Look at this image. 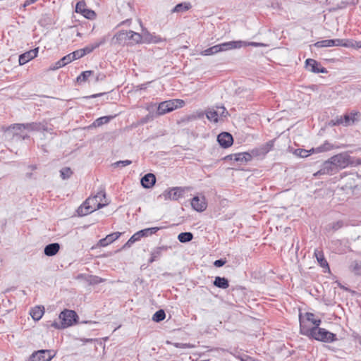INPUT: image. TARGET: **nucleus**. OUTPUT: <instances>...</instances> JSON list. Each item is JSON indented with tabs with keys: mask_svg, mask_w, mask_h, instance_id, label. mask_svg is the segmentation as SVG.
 Listing matches in <instances>:
<instances>
[{
	"mask_svg": "<svg viewBox=\"0 0 361 361\" xmlns=\"http://www.w3.org/2000/svg\"><path fill=\"white\" fill-rule=\"evenodd\" d=\"M166 317V314L164 310H159L157 311L152 316V320L156 322H159L163 321Z\"/></svg>",
	"mask_w": 361,
	"mask_h": 361,
	"instance_id": "4c0bfd02",
	"label": "nucleus"
},
{
	"mask_svg": "<svg viewBox=\"0 0 361 361\" xmlns=\"http://www.w3.org/2000/svg\"><path fill=\"white\" fill-rule=\"evenodd\" d=\"M75 12L82 14L85 18L90 20H92L96 17L95 12L87 8L84 1H80L76 4Z\"/></svg>",
	"mask_w": 361,
	"mask_h": 361,
	"instance_id": "9d476101",
	"label": "nucleus"
},
{
	"mask_svg": "<svg viewBox=\"0 0 361 361\" xmlns=\"http://www.w3.org/2000/svg\"><path fill=\"white\" fill-rule=\"evenodd\" d=\"M156 182V177L152 173L145 175L141 179V184L145 188H150Z\"/></svg>",
	"mask_w": 361,
	"mask_h": 361,
	"instance_id": "412c9836",
	"label": "nucleus"
},
{
	"mask_svg": "<svg viewBox=\"0 0 361 361\" xmlns=\"http://www.w3.org/2000/svg\"><path fill=\"white\" fill-rule=\"evenodd\" d=\"M314 46L317 48L331 47H333L332 39L318 41L314 44Z\"/></svg>",
	"mask_w": 361,
	"mask_h": 361,
	"instance_id": "e433bc0d",
	"label": "nucleus"
},
{
	"mask_svg": "<svg viewBox=\"0 0 361 361\" xmlns=\"http://www.w3.org/2000/svg\"><path fill=\"white\" fill-rule=\"evenodd\" d=\"M319 63L314 59H308L305 61L306 68L312 73H326L327 71L324 67H319Z\"/></svg>",
	"mask_w": 361,
	"mask_h": 361,
	"instance_id": "2eb2a0df",
	"label": "nucleus"
},
{
	"mask_svg": "<svg viewBox=\"0 0 361 361\" xmlns=\"http://www.w3.org/2000/svg\"><path fill=\"white\" fill-rule=\"evenodd\" d=\"M334 166H336V171L338 169H345L349 165L360 164L361 161L357 160L356 163L352 160L351 157L345 153L338 154L330 158Z\"/></svg>",
	"mask_w": 361,
	"mask_h": 361,
	"instance_id": "423d86ee",
	"label": "nucleus"
},
{
	"mask_svg": "<svg viewBox=\"0 0 361 361\" xmlns=\"http://www.w3.org/2000/svg\"><path fill=\"white\" fill-rule=\"evenodd\" d=\"M147 83L145 84H141L137 85V89L139 90H145L147 88Z\"/></svg>",
	"mask_w": 361,
	"mask_h": 361,
	"instance_id": "e2e57ef3",
	"label": "nucleus"
},
{
	"mask_svg": "<svg viewBox=\"0 0 361 361\" xmlns=\"http://www.w3.org/2000/svg\"><path fill=\"white\" fill-rule=\"evenodd\" d=\"M166 343L167 344H170V345H173L174 347L176 348H183V349H185V348H193V345H191L190 343H172L171 341H166Z\"/></svg>",
	"mask_w": 361,
	"mask_h": 361,
	"instance_id": "c03bdc74",
	"label": "nucleus"
},
{
	"mask_svg": "<svg viewBox=\"0 0 361 361\" xmlns=\"http://www.w3.org/2000/svg\"><path fill=\"white\" fill-rule=\"evenodd\" d=\"M121 234V233L120 232H115L109 235H107V240H109V243L111 244V243L117 240L120 237Z\"/></svg>",
	"mask_w": 361,
	"mask_h": 361,
	"instance_id": "09e8293b",
	"label": "nucleus"
},
{
	"mask_svg": "<svg viewBox=\"0 0 361 361\" xmlns=\"http://www.w3.org/2000/svg\"><path fill=\"white\" fill-rule=\"evenodd\" d=\"M274 140H270L259 147L251 150L253 157H264L274 147Z\"/></svg>",
	"mask_w": 361,
	"mask_h": 361,
	"instance_id": "9b49d317",
	"label": "nucleus"
},
{
	"mask_svg": "<svg viewBox=\"0 0 361 361\" xmlns=\"http://www.w3.org/2000/svg\"><path fill=\"white\" fill-rule=\"evenodd\" d=\"M99 244L100 246L102 247H106L108 245H109L110 243H109V240H107V238H102L99 241Z\"/></svg>",
	"mask_w": 361,
	"mask_h": 361,
	"instance_id": "4d7b16f0",
	"label": "nucleus"
},
{
	"mask_svg": "<svg viewBox=\"0 0 361 361\" xmlns=\"http://www.w3.org/2000/svg\"><path fill=\"white\" fill-rule=\"evenodd\" d=\"M219 53L221 51H229L232 49H240L243 47L252 46L255 47H264L263 43L255 42H246L242 40L230 41L216 44Z\"/></svg>",
	"mask_w": 361,
	"mask_h": 361,
	"instance_id": "20e7f679",
	"label": "nucleus"
},
{
	"mask_svg": "<svg viewBox=\"0 0 361 361\" xmlns=\"http://www.w3.org/2000/svg\"><path fill=\"white\" fill-rule=\"evenodd\" d=\"M38 0H26L23 4L24 7L28 6L35 2H37Z\"/></svg>",
	"mask_w": 361,
	"mask_h": 361,
	"instance_id": "bf43d9fd",
	"label": "nucleus"
},
{
	"mask_svg": "<svg viewBox=\"0 0 361 361\" xmlns=\"http://www.w3.org/2000/svg\"><path fill=\"white\" fill-rule=\"evenodd\" d=\"M114 118V116H112L99 117L93 122V126L95 127L101 126L104 124L108 123Z\"/></svg>",
	"mask_w": 361,
	"mask_h": 361,
	"instance_id": "2f4dec72",
	"label": "nucleus"
},
{
	"mask_svg": "<svg viewBox=\"0 0 361 361\" xmlns=\"http://www.w3.org/2000/svg\"><path fill=\"white\" fill-rule=\"evenodd\" d=\"M132 161L130 160H123V161H118L113 164L114 167H124L131 164Z\"/></svg>",
	"mask_w": 361,
	"mask_h": 361,
	"instance_id": "8fccbe9b",
	"label": "nucleus"
},
{
	"mask_svg": "<svg viewBox=\"0 0 361 361\" xmlns=\"http://www.w3.org/2000/svg\"><path fill=\"white\" fill-rule=\"evenodd\" d=\"M60 249V245L58 243H50L45 246L44 253L45 255L51 257L55 255Z\"/></svg>",
	"mask_w": 361,
	"mask_h": 361,
	"instance_id": "4be33fe9",
	"label": "nucleus"
},
{
	"mask_svg": "<svg viewBox=\"0 0 361 361\" xmlns=\"http://www.w3.org/2000/svg\"><path fill=\"white\" fill-rule=\"evenodd\" d=\"M192 209L198 212H204L207 207V202L204 196H195L191 200Z\"/></svg>",
	"mask_w": 361,
	"mask_h": 361,
	"instance_id": "f8f14e48",
	"label": "nucleus"
},
{
	"mask_svg": "<svg viewBox=\"0 0 361 361\" xmlns=\"http://www.w3.org/2000/svg\"><path fill=\"white\" fill-rule=\"evenodd\" d=\"M86 281L88 282L89 284L94 285L103 282L104 280L102 278L97 276H89L86 279Z\"/></svg>",
	"mask_w": 361,
	"mask_h": 361,
	"instance_id": "79ce46f5",
	"label": "nucleus"
},
{
	"mask_svg": "<svg viewBox=\"0 0 361 361\" xmlns=\"http://www.w3.org/2000/svg\"><path fill=\"white\" fill-rule=\"evenodd\" d=\"M195 116H189V117L188 118V121H190V120H192V119H195Z\"/></svg>",
	"mask_w": 361,
	"mask_h": 361,
	"instance_id": "69168bd1",
	"label": "nucleus"
},
{
	"mask_svg": "<svg viewBox=\"0 0 361 361\" xmlns=\"http://www.w3.org/2000/svg\"><path fill=\"white\" fill-rule=\"evenodd\" d=\"M42 128V125L38 123H30L25 124L16 123L11 126L8 128L9 129H13L16 131H21L22 129H27L30 130H39ZM16 134L18 135V133L16 132Z\"/></svg>",
	"mask_w": 361,
	"mask_h": 361,
	"instance_id": "4468645a",
	"label": "nucleus"
},
{
	"mask_svg": "<svg viewBox=\"0 0 361 361\" xmlns=\"http://www.w3.org/2000/svg\"><path fill=\"white\" fill-rule=\"evenodd\" d=\"M242 361H259V360L257 359H255L253 357L247 356L246 357L242 359Z\"/></svg>",
	"mask_w": 361,
	"mask_h": 361,
	"instance_id": "680f3d73",
	"label": "nucleus"
},
{
	"mask_svg": "<svg viewBox=\"0 0 361 361\" xmlns=\"http://www.w3.org/2000/svg\"><path fill=\"white\" fill-rule=\"evenodd\" d=\"M343 226V222L342 221H338L332 224L331 228L334 231H337L341 228Z\"/></svg>",
	"mask_w": 361,
	"mask_h": 361,
	"instance_id": "864d4df0",
	"label": "nucleus"
},
{
	"mask_svg": "<svg viewBox=\"0 0 361 361\" xmlns=\"http://www.w3.org/2000/svg\"><path fill=\"white\" fill-rule=\"evenodd\" d=\"M184 105L185 102L179 99L164 101L159 104L157 113L158 115H164L178 108H181Z\"/></svg>",
	"mask_w": 361,
	"mask_h": 361,
	"instance_id": "39448f33",
	"label": "nucleus"
},
{
	"mask_svg": "<svg viewBox=\"0 0 361 361\" xmlns=\"http://www.w3.org/2000/svg\"><path fill=\"white\" fill-rule=\"evenodd\" d=\"M39 51V47L31 49L28 51H26L19 56V64L24 65L30 60L37 57Z\"/></svg>",
	"mask_w": 361,
	"mask_h": 361,
	"instance_id": "dca6fc26",
	"label": "nucleus"
},
{
	"mask_svg": "<svg viewBox=\"0 0 361 361\" xmlns=\"http://www.w3.org/2000/svg\"><path fill=\"white\" fill-rule=\"evenodd\" d=\"M97 96H99V94H94L92 96V97H97Z\"/></svg>",
	"mask_w": 361,
	"mask_h": 361,
	"instance_id": "774afa93",
	"label": "nucleus"
},
{
	"mask_svg": "<svg viewBox=\"0 0 361 361\" xmlns=\"http://www.w3.org/2000/svg\"><path fill=\"white\" fill-rule=\"evenodd\" d=\"M335 148L334 145L328 141H325L322 145L315 148H312L310 151L314 153H321L328 152Z\"/></svg>",
	"mask_w": 361,
	"mask_h": 361,
	"instance_id": "393cba45",
	"label": "nucleus"
},
{
	"mask_svg": "<svg viewBox=\"0 0 361 361\" xmlns=\"http://www.w3.org/2000/svg\"><path fill=\"white\" fill-rule=\"evenodd\" d=\"M65 65L61 62V59L56 62L52 66L50 67L51 70H57L61 67H63Z\"/></svg>",
	"mask_w": 361,
	"mask_h": 361,
	"instance_id": "5fc2aeb1",
	"label": "nucleus"
},
{
	"mask_svg": "<svg viewBox=\"0 0 361 361\" xmlns=\"http://www.w3.org/2000/svg\"><path fill=\"white\" fill-rule=\"evenodd\" d=\"M113 42L118 44H126L131 42L132 43H142L141 34L132 30H121L113 37Z\"/></svg>",
	"mask_w": 361,
	"mask_h": 361,
	"instance_id": "f03ea898",
	"label": "nucleus"
},
{
	"mask_svg": "<svg viewBox=\"0 0 361 361\" xmlns=\"http://www.w3.org/2000/svg\"><path fill=\"white\" fill-rule=\"evenodd\" d=\"M233 157V159L235 161L240 162L241 164L246 163L253 158V155L251 152L235 154Z\"/></svg>",
	"mask_w": 361,
	"mask_h": 361,
	"instance_id": "5701e85b",
	"label": "nucleus"
},
{
	"mask_svg": "<svg viewBox=\"0 0 361 361\" xmlns=\"http://www.w3.org/2000/svg\"><path fill=\"white\" fill-rule=\"evenodd\" d=\"M226 261L223 259H216L214 262V265L216 267H221L226 264Z\"/></svg>",
	"mask_w": 361,
	"mask_h": 361,
	"instance_id": "6e6d98bb",
	"label": "nucleus"
},
{
	"mask_svg": "<svg viewBox=\"0 0 361 361\" xmlns=\"http://www.w3.org/2000/svg\"><path fill=\"white\" fill-rule=\"evenodd\" d=\"M191 7V5L190 3L183 2L177 4L173 9V13H179V12H183L189 10Z\"/></svg>",
	"mask_w": 361,
	"mask_h": 361,
	"instance_id": "7c9ffc66",
	"label": "nucleus"
},
{
	"mask_svg": "<svg viewBox=\"0 0 361 361\" xmlns=\"http://www.w3.org/2000/svg\"><path fill=\"white\" fill-rule=\"evenodd\" d=\"M219 53L218 48L216 45H214L212 47H209L207 49H204L200 52L202 56H210L215 54Z\"/></svg>",
	"mask_w": 361,
	"mask_h": 361,
	"instance_id": "ea45409f",
	"label": "nucleus"
},
{
	"mask_svg": "<svg viewBox=\"0 0 361 361\" xmlns=\"http://www.w3.org/2000/svg\"><path fill=\"white\" fill-rule=\"evenodd\" d=\"M71 55L72 56L73 61L84 56L81 49L71 53Z\"/></svg>",
	"mask_w": 361,
	"mask_h": 361,
	"instance_id": "3c124183",
	"label": "nucleus"
},
{
	"mask_svg": "<svg viewBox=\"0 0 361 361\" xmlns=\"http://www.w3.org/2000/svg\"><path fill=\"white\" fill-rule=\"evenodd\" d=\"M350 270L355 275H361V261H353L350 266Z\"/></svg>",
	"mask_w": 361,
	"mask_h": 361,
	"instance_id": "473e14b6",
	"label": "nucleus"
},
{
	"mask_svg": "<svg viewBox=\"0 0 361 361\" xmlns=\"http://www.w3.org/2000/svg\"><path fill=\"white\" fill-rule=\"evenodd\" d=\"M333 47H348L350 44L344 39H332Z\"/></svg>",
	"mask_w": 361,
	"mask_h": 361,
	"instance_id": "a18cd8bd",
	"label": "nucleus"
},
{
	"mask_svg": "<svg viewBox=\"0 0 361 361\" xmlns=\"http://www.w3.org/2000/svg\"><path fill=\"white\" fill-rule=\"evenodd\" d=\"M360 115V113L357 111H351L349 114H345L343 118L344 126H350L355 123V121H357V116Z\"/></svg>",
	"mask_w": 361,
	"mask_h": 361,
	"instance_id": "aec40b11",
	"label": "nucleus"
},
{
	"mask_svg": "<svg viewBox=\"0 0 361 361\" xmlns=\"http://www.w3.org/2000/svg\"><path fill=\"white\" fill-rule=\"evenodd\" d=\"M162 41V39L159 36L153 35L152 38V43H159Z\"/></svg>",
	"mask_w": 361,
	"mask_h": 361,
	"instance_id": "13d9d810",
	"label": "nucleus"
},
{
	"mask_svg": "<svg viewBox=\"0 0 361 361\" xmlns=\"http://www.w3.org/2000/svg\"><path fill=\"white\" fill-rule=\"evenodd\" d=\"M315 326L312 328L307 327L302 322L301 315H300V332L302 335L306 336L310 338H312L313 331H314Z\"/></svg>",
	"mask_w": 361,
	"mask_h": 361,
	"instance_id": "b1692460",
	"label": "nucleus"
},
{
	"mask_svg": "<svg viewBox=\"0 0 361 361\" xmlns=\"http://www.w3.org/2000/svg\"><path fill=\"white\" fill-rule=\"evenodd\" d=\"M107 204L105 190L101 188L96 195L87 198L78 209L77 212L79 216H85Z\"/></svg>",
	"mask_w": 361,
	"mask_h": 361,
	"instance_id": "f257e3e1",
	"label": "nucleus"
},
{
	"mask_svg": "<svg viewBox=\"0 0 361 361\" xmlns=\"http://www.w3.org/2000/svg\"><path fill=\"white\" fill-rule=\"evenodd\" d=\"M313 154L312 151L306 150L303 149H297L295 150V154L300 157H307L310 154Z\"/></svg>",
	"mask_w": 361,
	"mask_h": 361,
	"instance_id": "37998d69",
	"label": "nucleus"
},
{
	"mask_svg": "<svg viewBox=\"0 0 361 361\" xmlns=\"http://www.w3.org/2000/svg\"><path fill=\"white\" fill-rule=\"evenodd\" d=\"M337 171L336 169V166H334L331 159L326 161L323 163L321 169L314 173L315 177H318L321 175H331L336 173Z\"/></svg>",
	"mask_w": 361,
	"mask_h": 361,
	"instance_id": "ddd939ff",
	"label": "nucleus"
},
{
	"mask_svg": "<svg viewBox=\"0 0 361 361\" xmlns=\"http://www.w3.org/2000/svg\"><path fill=\"white\" fill-rule=\"evenodd\" d=\"M61 59V62L66 66L67 64H68L69 63L72 62L73 61V57L71 55V54L63 56V58Z\"/></svg>",
	"mask_w": 361,
	"mask_h": 361,
	"instance_id": "603ef678",
	"label": "nucleus"
},
{
	"mask_svg": "<svg viewBox=\"0 0 361 361\" xmlns=\"http://www.w3.org/2000/svg\"><path fill=\"white\" fill-rule=\"evenodd\" d=\"M106 41V37H103L99 41L94 42V44H88L84 48L81 49L83 53V55L85 56L91 52H92L95 49L99 47L100 46L105 44Z\"/></svg>",
	"mask_w": 361,
	"mask_h": 361,
	"instance_id": "6ab92c4d",
	"label": "nucleus"
},
{
	"mask_svg": "<svg viewBox=\"0 0 361 361\" xmlns=\"http://www.w3.org/2000/svg\"><path fill=\"white\" fill-rule=\"evenodd\" d=\"M219 144L224 148L230 147L233 142L232 135L229 133H221L217 137Z\"/></svg>",
	"mask_w": 361,
	"mask_h": 361,
	"instance_id": "f3484780",
	"label": "nucleus"
},
{
	"mask_svg": "<svg viewBox=\"0 0 361 361\" xmlns=\"http://www.w3.org/2000/svg\"><path fill=\"white\" fill-rule=\"evenodd\" d=\"M141 238L142 237L140 234L139 231L136 232L126 243V244L123 245V248L130 247L134 243L140 240Z\"/></svg>",
	"mask_w": 361,
	"mask_h": 361,
	"instance_id": "f704fd0d",
	"label": "nucleus"
},
{
	"mask_svg": "<svg viewBox=\"0 0 361 361\" xmlns=\"http://www.w3.org/2000/svg\"><path fill=\"white\" fill-rule=\"evenodd\" d=\"M352 46L356 48H361V41L355 42Z\"/></svg>",
	"mask_w": 361,
	"mask_h": 361,
	"instance_id": "0e129e2a",
	"label": "nucleus"
},
{
	"mask_svg": "<svg viewBox=\"0 0 361 361\" xmlns=\"http://www.w3.org/2000/svg\"><path fill=\"white\" fill-rule=\"evenodd\" d=\"M305 318L308 322H310L312 324H314V326L319 327V325L322 323V321L320 319H315L314 314L311 312H307L305 314Z\"/></svg>",
	"mask_w": 361,
	"mask_h": 361,
	"instance_id": "c9c22d12",
	"label": "nucleus"
},
{
	"mask_svg": "<svg viewBox=\"0 0 361 361\" xmlns=\"http://www.w3.org/2000/svg\"><path fill=\"white\" fill-rule=\"evenodd\" d=\"M330 123L331 126H341V125L344 126L343 118V116H337L335 118L332 119Z\"/></svg>",
	"mask_w": 361,
	"mask_h": 361,
	"instance_id": "de8ad7c7",
	"label": "nucleus"
},
{
	"mask_svg": "<svg viewBox=\"0 0 361 361\" xmlns=\"http://www.w3.org/2000/svg\"><path fill=\"white\" fill-rule=\"evenodd\" d=\"M55 355L52 350H39L33 352L27 361H51Z\"/></svg>",
	"mask_w": 361,
	"mask_h": 361,
	"instance_id": "1a4fd4ad",
	"label": "nucleus"
},
{
	"mask_svg": "<svg viewBox=\"0 0 361 361\" xmlns=\"http://www.w3.org/2000/svg\"><path fill=\"white\" fill-rule=\"evenodd\" d=\"M314 255H315L319 264H320V266L322 267H324V268L326 267V268L329 269L328 262L325 259L322 252L319 251V250H315Z\"/></svg>",
	"mask_w": 361,
	"mask_h": 361,
	"instance_id": "c756f323",
	"label": "nucleus"
},
{
	"mask_svg": "<svg viewBox=\"0 0 361 361\" xmlns=\"http://www.w3.org/2000/svg\"><path fill=\"white\" fill-rule=\"evenodd\" d=\"M142 42L144 43H152V38L153 37V35L149 32L146 30H142Z\"/></svg>",
	"mask_w": 361,
	"mask_h": 361,
	"instance_id": "a19ab883",
	"label": "nucleus"
},
{
	"mask_svg": "<svg viewBox=\"0 0 361 361\" xmlns=\"http://www.w3.org/2000/svg\"><path fill=\"white\" fill-rule=\"evenodd\" d=\"M205 114L209 121L217 123L220 118L226 117L228 111L224 106H217L207 109Z\"/></svg>",
	"mask_w": 361,
	"mask_h": 361,
	"instance_id": "6e6552de",
	"label": "nucleus"
},
{
	"mask_svg": "<svg viewBox=\"0 0 361 361\" xmlns=\"http://www.w3.org/2000/svg\"><path fill=\"white\" fill-rule=\"evenodd\" d=\"M164 228V227H152V228H147L142 230L139 231L140 234L141 236L143 237H148L150 236L154 233H156L158 231Z\"/></svg>",
	"mask_w": 361,
	"mask_h": 361,
	"instance_id": "c85d7f7f",
	"label": "nucleus"
},
{
	"mask_svg": "<svg viewBox=\"0 0 361 361\" xmlns=\"http://www.w3.org/2000/svg\"><path fill=\"white\" fill-rule=\"evenodd\" d=\"M214 285L219 288L226 289L229 286V282L224 277L216 276L213 282Z\"/></svg>",
	"mask_w": 361,
	"mask_h": 361,
	"instance_id": "bb28decb",
	"label": "nucleus"
},
{
	"mask_svg": "<svg viewBox=\"0 0 361 361\" xmlns=\"http://www.w3.org/2000/svg\"><path fill=\"white\" fill-rule=\"evenodd\" d=\"M44 313V307H35L32 308L30 311V315L34 320L38 321L39 320Z\"/></svg>",
	"mask_w": 361,
	"mask_h": 361,
	"instance_id": "cd10ccee",
	"label": "nucleus"
},
{
	"mask_svg": "<svg viewBox=\"0 0 361 361\" xmlns=\"http://www.w3.org/2000/svg\"><path fill=\"white\" fill-rule=\"evenodd\" d=\"M105 78V75L102 73H98L95 77V81L102 80Z\"/></svg>",
	"mask_w": 361,
	"mask_h": 361,
	"instance_id": "052dcab7",
	"label": "nucleus"
},
{
	"mask_svg": "<svg viewBox=\"0 0 361 361\" xmlns=\"http://www.w3.org/2000/svg\"><path fill=\"white\" fill-rule=\"evenodd\" d=\"M78 318V315L73 310H65L59 314L61 322H54L51 324L53 327L57 329H64L72 326Z\"/></svg>",
	"mask_w": 361,
	"mask_h": 361,
	"instance_id": "7ed1b4c3",
	"label": "nucleus"
},
{
	"mask_svg": "<svg viewBox=\"0 0 361 361\" xmlns=\"http://www.w3.org/2000/svg\"><path fill=\"white\" fill-rule=\"evenodd\" d=\"M184 192V190L181 188L176 187L170 190L168 192L170 199L176 200L182 197Z\"/></svg>",
	"mask_w": 361,
	"mask_h": 361,
	"instance_id": "a878e982",
	"label": "nucleus"
},
{
	"mask_svg": "<svg viewBox=\"0 0 361 361\" xmlns=\"http://www.w3.org/2000/svg\"><path fill=\"white\" fill-rule=\"evenodd\" d=\"M170 248H171V247L167 246V245H161V246H159V247L154 248L151 251V254H150L151 256H150V258L149 259V262L152 263V262L158 260L162 255V253L164 252L167 251Z\"/></svg>",
	"mask_w": 361,
	"mask_h": 361,
	"instance_id": "a211bd4d",
	"label": "nucleus"
},
{
	"mask_svg": "<svg viewBox=\"0 0 361 361\" xmlns=\"http://www.w3.org/2000/svg\"><path fill=\"white\" fill-rule=\"evenodd\" d=\"M60 173H61V177L63 179H67V178H70V176H71L72 171H71V169L70 168L65 167V168H63L60 171Z\"/></svg>",
	"mask_w": 361,
	"mask_h": 361,
	"instance_id": "49530a36",
	"label": "nucleus"
},
{
	"mask_svg": "<svg viewBox=\"0 0 361 361\" xmlns=\"http://www.w3.org/2000/svg\"><path fill=\"white\" fill-rule=\"evenodd\" d=\"M193 238V235L190 232H183L180 233L178 235V239L180 243H188L192 240Z\"/></svg>",
	"mask_w": 361,
	"mask_h": 361,
	"instance_id": "72a5a7b5",
	"label": "nucleus"
},
{
	"mask_svg": "<svg viewBox=\"0 0 361 361\" xmlns=\"http://www.w3.org/2000/svg\"><path fill=\"white\" fill-rule=\"evenodd\" d=\"M20 137H22L23 139H25V138L28 137V135H20Z\"/></svg>",
	"mask_w": 361,
	"mask_h": 361,
	"instance_id": "338daca9",
	"label": "nucleus"
},
{
	"mask_svg": "<svg viewBox=\"0 0 361 361\" xmlns=\"http://www.w3.org/2000/svg\"><path fill=\"white\" fill-rule=\"evenodd\" d=\"M93 74H94V72L92 71H83L80 73V75L78 76L77 81L79 82H85Z\"/></svg>",
	"mask_w": 361,
	"mask_h": 361,
	"instance_id": "58836bf2",
	"label": "nucleus"
},
{
	"mask_svg": "<svg viewBox=\"0 0 361 361\" xmlns=\"http://www.w3.org/2000/svg\"><path fill=\"white\" fill-rule=\"evenodd\" d=\"M312 338L324 343H332L337 340V337L335 334H333L324 328H320L319 326H315Z\"/></svg>",
	"mask_w": 361,
	"mask_h": 361,
	"instance_id": "0eeeda50",
	"label": "nucleus"
}]
</instances>
